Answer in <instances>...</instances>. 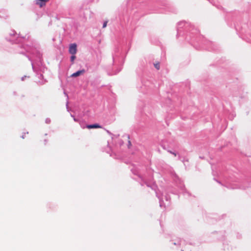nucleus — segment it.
<instances>
[{
	"label": "nucleus",
	"instance_id": "26",
	"mask_svg": "<svg viewBox=\"0 0 251 251\" xmlns=\"http://www.w3.org/2000/svg\"><path fill=\"white\" fill-rule=\"evenodd\" d=\"M46 80H42V81H39V83H40L41 84H44L45 82H46Z\"/></svg>",
	"mask_w": 251,
	"mask_h": 251
},
{
	"label": "nucleus",
	"instance_id": "38",
	"mask_svg": "<svg viewBox=\"0 0 251 251\" xmlns=\"http://www.w3.org/2000/svg\"><path fill=\"white\" fill-rule=\"evenodd\" d=\"M127 137L128 139H129V135H127Z\"/></svg>",
	"mask_w": 251,
	"mask_h": 251
},
{
	"label": "nucleus",
	"instance_id": "34",
	"mask_svg": "<svg viewBox=\"0 0 251 251\" xmlns=\"http://www.w3.org/2000/svg\"><path fill=\"white\" fill-rule=\"evenodd\" d=\"M218 183H219V184H222L221 182L217 180H216V179H214Z\"/></svg>",
	"mask_w": 251,
	"mask_h": 251
},
{
	"label": "nucleus",
	"instance_id": "27",
	"mask_svg": "<svg viewBox=\"0 0 251 251\" xmlns=\"http://www.w3.org/2000/svg\"><path fill=\"white\" fill-rule=\"evenodd\" d=\"M66 108L68 111H69V107H68V101H67L66 102Z\"/></svg>",
	"mask_w": 251,
	"mask_h": 251
},
{
	"label": "nucleus",
	"instance_id": "36",
	"mask_svg": "<svg viewBox=\"0 0 251 251\" xmlns=\"http://www.w3.org/2000/svg\"><path fill=\"white\" fill-rule=\"evenodd\" d=\"M64 94L66 95L67 96V97L68 98L67 94L65 92H64Z\"/></svg>",
	"mask_w": 251,
	"mask_h": 251
},
{
	"label": "nucleus",
	"instance_id": "7",
	"mask_svg": "<svg viewBox=\"0 0 251 251\" xmlns=\"http://www.w3.org/2000/svg\"><path fill=\"white\" fill-rule=\"evenodd\" d=\"M161 6L163 7L160 8L162 9L160 10H157V12L159 13H166L169 12H175V11L173 10V8L171 7L170 4L167 3L166 2H163L162 3Z\"/></svg>",
	"mask_w": 251,
	"mask_h": 251
},
{
	"label": "nucleus",
	"instance_id": "25",
	"mask_svg": "<svg viewBox=\"0 0 251 251\" xmlns=\"http://www.w3.org/2000/svg\"><path fill=\"white\" fill-rule=\"evenodd\" d=\"M241 237H242V235L241 234H240L239 233H237V238L240 239L241 238Z\"/></svg>",
	"mask_w": 251,
	"mask_h": 251
},
{
	"label": "nucleus",
	"instance_id": "18",
	"mask_svg": "<svg viewBox=\"0 0 251 251\" xmlns=\"http://www.w3.org/2000/svg\"><path fill=\"white\" fill-rule=\"evenodd\" d=\"M165 198L166 201L170 202V200H171V197L169 195H168V194L166 195L165 196Z\"/></svg>",
	"mask_w": 251,
	"mask_h": 251
},
{
	"label": "nucleus",
	"instance_id": "31",
	"mask_svg": "<svg viewBox=\"0 0 251 251\" xmlns=\"http://www.w3.org/2000/svg\"><path fill=\"white\" fill-rule=\"evenodd\" d=\"M183 162H184L185 161H188L187 159H185V158H183V160H181Z\"/></svg>",
	"mask_w": 251,
	"mask_h": 251
},
{
	"label": "nucleus",
	"instance_id": "12",
	"mask_svg": "<svg viewBox=\"0 0 251 251\" xmlns=\"http://www.w3.org/2000/svg\"><path fill=\"white\" fill-rule=\"evenodd\" d=\"M167 151L168 152H169L170 153L173 154L175 156H176L177 155H178V159L181 160V157L178 153H176V152L171 151V150H168Z\"/></svg>",
	"mask_w": 251,
	"mask_h": 251
},
{
	"label": "nucleus",
	"instance_id": "23",
	"mask_svg": "<svg viewBox=\"0 0 251 251\" xmlns=\"http://www.w3.org/2000/svg\"><path fill=\"white\" fill-rule=\"evenodd\" d=\"M122 70V68L121 67H120L119 69H118L114 73H113L112 75H116L117 74H118L119 72H120L121 71V70Z\"/></svg>",
	"mask_w": 251,
	"mask_h": 251
},
{
	"label": "nucleus",
	"instance_id": "2",
	"mask_svg": "<svg viewBox=\"0 0 251 251\" xmlns=\"http://www.w3.org/2000/svg\"><path fill=\"white\" fill-rule=\"evenodd\" d=\"M182 36L197 50L204 49L210 51L218 50L217 45L208 41L201 35L199 30L190 23L185 21L178 22L177 24L176 37Z\"/></svg>",
	"mask_w": 251,
	"mask_h": 251
},
{
	"label": "nucleus",
	"instance_id": "1",
	"mask_svg": "<svg viewBox=\"0 0 251 251\" xmlns=\"http://www.w3.org/2000/svg\"><path fill=\"white\" fill-rule=\"evenodd\" d=\"M5 39L12 44H15V52L26 56L31 62L32 68L35 72L34 63L37 66L42 65V52L40 45L31 41L29 36H20L14 30H12Z\"/></svg>",
	"mask_w": 251,
	"mask_h": 251
},
{
	"label": "nucleus",
	"instance_id": "13",
	"mask_svg": "<svg viewBox=\"0 0 251 251\" xmlns=\"http://www.w3.org/2000/svg\"><path fill=\"white\" fill-rule=\"evenodd\" d=\"M38 1H39L40 2L37 1V3H38L40 7H42L43 5H45V0H37Z\"/></svg>",
	"mask_w": 251,
	"mask_h": 251
},
{
	"label": "nucleus",
	"instance_id": "30",
	"mask_svg": "<svg viewBox=\"0 0 251 251\" xmlns=\"http://www.w3.org/2000/svg\"><path fill=\"white\" fill-rule=\"evenodd\" d=\"M25 77H26V75H25V76H22V78H21V80H22V81L24 80H25Z\"/></svg>",
	"mask_w": 251,
	"mask_h": 251
},
{
	"label": "nucleus",
	"instance_id": "9",
	"mask_svg": "<svg viewBox=\"0 0 251 251\" xmlns=\"http://www.w3.org/2000/svg\"><path fill=\"white\" fill-rule=\"evenodd\" d=\"M85 72H86L85 70L84 69L77 71L76 72L72 74L71 75V76L73 77H75L78 76L82 75L83 74H84Z\"/></svg>",
	"mask_w": 251,
	"mask_h": 251
},
{
	"label": "nucleus",
	"instance_id": "32",
	"mask_svg": "<svg viewBox=\"0 0 251 251\" xmlns=\"http://www.w3.org/2000/svg\"><path fill=\"white\" fill-rule=\"evenodd\" d=\"M106 131L110 135H112V134L109 130H107Z\"/></svg>",
	"mask_w": 251,
	"mask_h": 251
},
{
	"label": "nucleus",
	"instance_id": "21",
	"mask_svg": "<svg viewBox=\"0 0 251 251\" xmlns=\"http://www.w3.org/2000/svg\"><path fill=\"white\" fill-rule=\"evenodd\" d=\"M113 62H116V60H117V55L116 54H113Z\"/></svg>",
	"mask_w": 251,
	"mask_h": 251
},
{
	"label": "nucleus",
	"instance_id": "14",
	"mask_svg": "<svg viewBox=\"0 0 251 251\" xmlns=\"http://www.w3.org/2000/svg\"><path fill=\"white\" fill-rule=\"evenodd\" d=\"M138 88H140L142 92L143 93H146V91H145L144 89L146 88V86L145 85H143L142 86H137Z\"/></svg>",
	"mask_w": 251,
	"mask_h": 251
},
{
	"label": "nucleus",
	"instance_id": "5",
	"mask_svg": "<svg viewBox=\"0 0 251 251\" xmlns=\"http://www.w3.org/2000/svg\"><path fill=\"white\" fill-rule=\"evenodd\" d=\"M174 180L176 181L177 186L182 191V193L183 195H187L188 197L191 196V194L186 190L185 186L182 181H181V180L178 178V176H177L176 175L175 176Z\"/></svg>",
	"mask_w": 251,
	"mask_h": 251
},
{
	"label": "nucleus",
	"instance_id": "11",
	"mask_svg": "<svg viewBox=\"0 0 251 251\" xmlns=\"http://www.w3.org/2000/svg\"><path fill=\"white\" fill-rule=\"evenodd\" d=\"M7 17V11L4 9L0 10V18L5 19Z\"/></svg>",
	"mask_w": 251,
	"mask_h": 251
},
{
	"label": "nucleus",
	"instance_id": "22",
	"mask_svg": "<svg viewBox=\"0 0 251 251\" xmlns=\"http://www.w3.org/2000/svg\"><path fill=\"white\" fill-rule=\"evenodd\" d=\"M107 21L104 22V23H103V25H102V28L106 27V26H107Z\"/></svg>",
	"mask_w": 251,
	"mask_h": 251
},
{
	"label": "nucleus",
	"instance_id": "37",
	"mask_svg": "<svg viewBox=\"0 0 251 251\" xmlns=\"http://www.w3.org/2000/svg\"><path fill=\"white\" fill-rule=\"evenodd\" d=\"M168 100L171 101V100L170 99H168Z\"/></svg>",
	"mask_w": 251,
	"mask_h": 251
},
{
	"label": "nucleus",
	"instance_id": "35",
	"mask_svg": "<svg viewBox=\"0 0 251 251\" xmlns=\"http://www.w3.org/2000/svg\"><path fill=\"white\" fill-rule=\"evenodd\" d=\"M234 95V96H235V97H238V95L237 94H235Z\"/></svg>",
	"mask_w": 251,
	"mask_h": 251
},
{
	"label": "nucleus",
	"instance_id": "17",
	"mask_svg": "<svg viewBox=\"0 0 251 251\" xmlns=\"http://www.w3.org/2000/svg\"><path fill=\"white\" fill-rule=\"evenodd\" d=\"M154 67L157 70H159L160 69V63L159 62H157L153 64Z\"/></svg>",
	"mask_w": 251,
	"mask_h": 251
},
{
	"label": "nucleus",
	"instance_id": "15",
	"mask_svg": "<svg viewBox=\"0 0 251 251\" xmlns=\"http://www.w3.org/2000/svg\"><path fill=\"white\" fill-rule=\"evenodd\" d=\"M76 56L75 54H72V55L70 57V61L72 63V64H73L74 63V60L75 59Z\"/></svg>",
	"mask_w": 251,
	"mask_h": 251
},
{
	"label": "nucleus",
	"instance_id": "8",
	"mask_svg": "<svg viewBox=\"0 0 251 251\" xmlns=\"http://www.w3.org/2000/svg\"><path fill=\"white\" fill-rule=\"evenodd\" d=\"M77 51V45L75 43L71 44L69 45V52L71 54H75Z\"/></svg>",
	"mask_w": 251,
	"mask_h": 251
},
{
	"label": "nucleus",
	"instance_id": "19",
	"mask_svg": "<svg viewBox=\"0 0 251 251\" xmlns=\"http://www.w3.org/2000/svg\"><path fill=\"white\" fill-rule=\"evenodd\" d=\"M71 116L73 118L74 121L76 122L80 121V120L78 118H75L74 115L71 114Z\"/></svg>",
	"mask_w": 251,
	"mask_h": 251
},
{
	"label": "nucleus",
	"instance_id": "6",
	"mask_svg": "<svg viewBox=\"0 0 251 251\" xmlns=\"http://www.w3.org/2000/svg\"><path fill=\"white\" fill-rule=\"evenodd\" d=\"M228 189H245L247 188L251 187V182L247 186H245L240 183H230L226 186Z\"/></svg>",
	"mask_w": 251,
	"mask_h": 251
},
{
	"label": "nucleus",
	"instance_id": "10",
	"mask_svg": "<svg viewBox=\"0 0 251 251\" xmlns=\"http://www.w3.org/2000/svg\"><path fill=\"white\" fill-rule=\"evenodd\" d=\"M86 127L89 129L101 128V126L99 124L87 125Z\"/></svg>",
	"mask_w": 251,
	"mask_h": 251
},
{
	"label": "nucleus",
	"instance_id": "4",
	"mask_svg": "<svg viewBox=\"0 0 251 251\" xmlns=\"http://www.w3.org/2000/svg\"><path fill=\"white\" fill-rule=\"evenodd\" d=\"M170 242L175 246V247H172L173 249H179L180 248L181 251H184V247L186 245L185 240L180 238H176L171 240Z\"/></svg>",
	"mask_w": 251,
	"mask_h": 251
},
{
	"label": "nucleus",
	"instance_id": "20",
	"mask_svg": "<svg viewBox=\"0 0 251 251\" xmlns=\"http://www.w3.org/2000/svg\"><path fill=\"white\" fill-rule=\"evenodd\" d=\"M50 122H51L50 119L49 118H46L45 120V123L46 124H49L50 123Z\"/></svg>",
	"mask_w": 251,
	"mask_h": 251
},
{
	"label": "nucleus",
	"instance_id": "3",
	"mask_svg": "<svg viewBox=\"0 0 251 251\" xmlns=\"http://www.w3.org/2000/svg\"><path fill=\"white\" fill-rule=\"evenodd\" d=\"M131 171L134 175H137L141 179V182H140L141 186H143L144 184H145L147 187H150L151 189L155 191L156 196L159 199L160 207L161 208L165 207V205L163 200V195L158 190L157 185L155 183L150 185L148 182L144 181L143 180V177L139 174L138 170L136 168L131 169Z\"/></svg>",
	"mask_w": 251,
	"mask_h": 251
},
{
	"label": "nucleus",
	"instance_id": "24",
	"mask_svg": "<svg viewBox=\"0 0 251 251\" xmlns=\"http://www.w3.org/2000/svg\"><path fill=\"white\" fill-rule=\"evenodd\" d=\"M38 78L41 79L42 78H43V74H37Z\"/></svg>",
	"mask_w": 251,
	"mask_h": 251
},
{
	"label": "nucleus",
	"instance_id": "16",
	"mask_svg": "<svg viewBox=\"0 0 251 251\" xmlns=\"http://www.w3.org/2000/svg\"><path fill=\"white\" fill-rule=\"evenodd\" d=\"M79 122V124L80 125V126L82 128H84L86 127V126L87 125H86V124H85V123L84 122L80 121Z\"/></svg>",
	"mask_w": 251,
	"mask_h": 251
},
{
	"label": "nucleus",
	"instance_id": "33",
	"mask_svg": "<svg viewBox=\"0 0 251 251\" xmlns=\"http://www.w3.org/2000/svg\"><path fill=\"white\" fill-rule=\"evenodd\" d=\"M47 142H48V140L47 139L44 140L45 145H46L47 144Z\"/></svg>",
	"mask_w": 251,
	"mask_h": 251
},
{
	"label": "nucleus",
	"instance_id": "28",
	"mask_svg": "<svg viewBox=\"0 0 251 251\" xmlns=\"http://www.w3.org/2000/svg\"><path fill=\"white\" fill-rule=\"evenodd\" d=\"M25 133H23V135L21 136V138L23 139H24L25 137Z\"/></svg>",
	"mask_w": 251,
	"mask_h": 251
},
{
	"label": "nucleus",
	"instance_id": "29",
	"mask_svg": "<svg viewBox=\"0 0 251 251\" xmlns=\"http://www.w3.org/2000/svg\"><path fill=\"white\" fill-rule=\"evenodd\" d=\"M131 146V143L130 141H128V147L129 148V146Z\"/></svg>",
	"mask_w": 251,
	"mask_h": 251
}]
</instances>
